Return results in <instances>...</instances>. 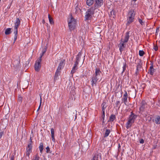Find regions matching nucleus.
<instances>
[{
    "mask_svg": "<svg viewBox=\"0 0 160 160\" xmlns=\"http://www.w3.org/2000/svg\"><path fill=\"white\" fill-rule=\"evenodd\" d=\"M46 152L47 153H48L50 151V148L48 146L46 148Z\"/></svg>",
    "mask_w": 160,
    "mask_h": 160,
    "instance_id": "obj_42",
    "label": "nucleus"
},
{
    "mask_svg": "<svg viewBox=\"0 0 160 160\" xmlns=\"http://www.w3.org/2000/svg\"><path fill=\"white\" fill-rule=\"evenodd\" d=\"M142 62L141 60H139V62L137 63V69L136 71V73L137 74L138 73L139 71L140 70L142 67Z\"/></svg>",
    "mask_w": 160,
    "mask_h": 160,
    "instance_id": "obj_9",
    "label": "nucleus"
},
{
    "mask_svg": "<svg viewBox=\"0 0 160 160\" xmlns=\"http://www.w3.org/2000/svg\"><path fill=\"white\" fill-rule=\"evenodd\" d=\"M138 21H139V23L141 25H143L145 24V22H143L141 19H140V18L138 19Z\"/></svg>",
    "mask_w": 160,
    "mask_h": 160,
    "instance_id": "obj_34",
    "label": "nucleus"
},
{
    "mask_svg": "<svg viewBox=\"0 0 160 160\" xmlns=\"http://www.w3.org/2000/svg\"><path fill=\"white\" fill-rule=\"evenodd\" d=\"M102 116L103 117H105V111H102Z\"/></svg>",
    "mask_w": 160,
    "mask_h": 160,
    "instance_id": "obj_45",
    "label": "nucleus"
},
{
    "mask_svg": "<svg viewBox=\"0 0 160 160\" xmlns=\"http://www.w3.org/2000/svg\"><path fill=\"white\" fill-rule=\"evenodd\" d=\"M154 72V69H149V72L150 74L152 75L153 74Z\"/></svg>",
    "mask_w": 160,
    "mask_h": 160,
    "instance_id": "obj_35",
    "label": "nucleus"
},
{
    "mask_svg": "<svg viewBox=\"0 0 160 160\" xmlns=\"http://www.w3.org/2000/svg\"><path fill=\"white\" fill-rule=\"evenodd\" d=\"M61 71L60 70H58L57 69L54 75V78L55 79H56L60 75Z\"/></svg>",
    "mask_w": 160,
    "mask_h": 160,
    "instance_id": "obj_23",
    "label": "nucleus"
},
{
    "mask_svg": "<svg viewBox=\"0 0 160 160\" xmlns=\"http://www.w3.org/2000/svg\"><path fill=\"white\" fill-rule=\"evenodd\" d=\"M41 61L40 60H37L34 65V68L35 71L37 72H38L40 70V69L41 67L40 63Z\"/></svg>",
    "mask_w": 160,
    "mask_h": 160,
    "instance_id": "obj_5",
    "label": "nucleus"
},
{
    "mask_svg": "<svg viewBox=\"0 0 160 160\" xmlns=\"http://www.w3.org/2000/svg\"><path fill=\"white\" fill-rule=\"evenodd\" d=\"M144 52L143 50H139V54L140 56H142L144 54Z\"/></svg>",
    "mask_w": 160,
    "mask_h": 160,
    "instance_id": "obj_31",
    "label": "nucleus"
},
{
    "mask_svg": "<svg viewBox=\"0 0 160 160\" xmlns=\"http://www.w3.org/2000/svg\"><path fill=\"white\" fill-rule=\"evenodd\" d=\"M31 152H26V155L28 157V159L30 158L29 155Z\"/></svg>",
    "mask_w": 160,
    "mask_h": 160,
    "instance_id": "obj_39",
    "label": "nucleus"
},
{
    "mask_svg": "<svg viewBox=\"0 0 160 160\" xmlns=\"http://www.w3.org/2000/svg\"><path fill=\"white\" fill-rule=\"evenodd\" d=\"M76 21L72 17V14L70 15V18L68 19V26L71 31L74 29L75 27Z\"/></svg>",
    "mask_w": 160,
    "mask_h": 160,
    "instance_id": "obj_3",
    "label": "nucleus"
},
{
    "mask_svg": "<svg viewBox=\"0 0 160 160\" xmlns=\"http://www.w3.org/2000/svg\"><path fill=\"white\" fill-rule=\"evenodd\" d=\"M102 73L100 71L99 68H96L95 69V74L93 75L96 77L99 78V77L100 76V74Z\"/></svg>",
    "mask_w": 160,
    "mask_h": 160,
    "instance_id": "obj_13",
    "label": "nucleus"
},
{
    "mask_svg": "<svg viewBox=\"0 0 160 160\" xmlns=\"http://www.w3.org/2000/svg\"><path fill=\"white\" fill-rule=\"evenodd\" d=\"M46 48H45L44 49H43L42 51V53L44 54L45 53V52H46Z\"/></svg>",
    "mask_w": 160,
    "mask_h": 160,
    "instance_id": "obj_46",
    "label": "nucleus"
},
{
    "mask_svg": "<svg viewBox=\"0 0 160 160\" xmlns=\"http://www.w3.org/2000/svg\"><path fill=\"white\" fill-rule=\"evenodd\" d=\"M128 94L127 92L125 91V93L123 96V98L122 99V101L124 102V104L127 105L128 104Z\"/></svg>",
    "mask_w": 160,
    "mask_h": 160,
    "instance_id": "obj_8",
    "label": "nucleus"
},
{
    "mask_svg": "<svg viewBox=\"0 0 160 160\" xmlns=\"http://www.w3.org/2000/svg\"><path fill=\"white\" fill-rule=\"evenodd\" d=\"M20 20L19 18H18L16 19V22L14 23V42L17 39L18 36V28L20 24Z\"/></svg>",
    "mask_w": 160,
    "mask_h": 160,
    "instance_id": "obj_4",
    "label": "nucleus"
},
{
    "mask_svg": "<svg viewBox=\"0 0 160 160\" xmlns=\"http://www.w3.org/2000/svg\"><path fill=\"white\" fill-rule=\"evenodd\" d=\"M95 3L93 6L96 9L101 7L103 3V0H95Z\"/></svg>",
    "mask_w": 160,
    "mask_h": 160,
    "instance_id": "obj_6",
    "label": "nucleus"
},
{
    "mask_svg": "<svg viewBox=\"0 0 160 160\" xmlns=\"http://www.w3.org/2000/svg\"><path fill=\"white\" fill-rule=\"evenodd\" d=\"M91 160H92V159H91Z\"/></svg>",
    "mask_w": 160,
    "mask_h": 160,
    "instance_id": "obj_52",
    "label": "nucleus"
},
{
    "mask_svg": "<svg viewBox=\"0 0 160 160\" xmlns=\"http://www.w3.org/2000/svg\"><path fill=\"white\" fill-rule=\"evenodd\" d=\"M106 103L105 102H103L102 103L101 105V106L102 107V111H105V109L106 108Z\"/></svg>",
    "mask_w": 160,
    "mask_h": 160,
    "instance_id": "obj_27",
    "label": "nucleus"
},
{
    "mask_svg": "<svg viewBox=\"0 0 160 160\" xmlns=\"http://www.w3.org/2000/svg\"><path fill=\"white\" fill-rule=\"evenodd\" d=\"M111 131L109 129H106L105 130V133L104 134V138L107 137L110 134Z\"/></svg>",
    "mask_w": 160,
    "mask_h": 160,
    "instance_id": "obj_22",
    "label": "nucleus"
},
{
    "mask_svg": "<svg viewBox=\"0 0 160 160\" xmlns=\"http://www.w3.org/2000/svg\"><path fill=\"white\" fill-rule=\"evenodd\" d=\"M39 157L37 154L35 155L34 158L32 159V160H39Z\"/></svg>",
    "mask_w": 160,
    "mask_h": 160,
    "instance_id": "obj_32",
    "label": "nucleus"
},
{
    "mask_svg": "<svg viewBox=\"0 0 160 160\" xmlns=\"http://www.w3.org/2000/svg\"><path fill=\"white\" fill-rule=\"evenodd\" d=\"M4 132L3 131H2L0 132V139L1 138Z\"/></svg>",
    "mask_w": 160,
    "mask_h": 160,
    "instance_id": "obj_41",
    "label": "nucleus"
},
{
    "mask_svg": "<svg viewBox=\"0 0 160 160\" xmlns=\"http://www.w3.org/2000/svg\"><path fill=\"white\" fill-rule=\"evenodd\" d=\"M65 61L64 59H61L57 68L58 70H60L61 71V69L63 68L65 64Z\"/></svg>",
    "mask_w": 160,
    "mask_h": 160,
    "instance_id": "obj_7",
    "label": "nucleus"
},
{
    "mask_svg": "<svg viewBox=\"0 0 160 160\" xmlns=\"http://www.w3.org/2000/svg\"><path fill=\"white\" fill-rule=\"evenodd\" d=\"M51 138L52 140L54 142H55V139L54 138V131L53 128L51 129Z\"/></svg>",
    "mask_w": 160,
    "mask_h": 160,
    "instance_id": "obj_18",
    "label": "nucleus"
},
{
    "mask_svg": "<svg viewBox=\"0 0 160 160\" xmlns=\"http://www.w3.org/2000/svg\"><path fill=\"white\" fill-rule=\"evenodd\" d=\"M0 1H1V0H0Z\"/></svg>",
    "mask_w": 160,
    "mask_h": 160,
    "instance_id": "obj_53",
    "label": "nucleus"
},
{
    "mask_svg": "<svg viewBox=\"0 0 160 160\" xmlns=\"http://www.w3.org/2000/svg\"><path fill=\"white\" fill-rule=\"evenodd\" d=\"M102 118L103 119V120H102V122L103 123L104 122V118H105V117H103V116H102Z\"/></svg>",
    "mask_w": 160,
    "mask_h": 160,
    "instance_id": "obj_48",
    "label": "nucleus"
},
{
    "mask_svg": "<svg viewBox=\"0 0 160 160\" xmlns=\"http://www.w3.org/2000/svg\"><path fill=\"white\" fill-rule=\"evenodd\" d=\"M10 160H14V158H13V156L11 158Z\"/></svg>",
    "mask_w": 160,
    "mask_h": 160,
    "instance_id": "obj_49",
    "label": "nucleus"
},
{
    "mask_svg": "<svg viewBox=\"0 0 160 160\" xmlns=\"http://www.w3.org/2000/svg\"><path fill=\"white\" fill-rule=\"evenodd\" d=\"M141 106L139 108V110L140 111H143L145 108L147 107V105L144 101H142L141 103Z\"/></svg>",
    "mask_w": 160,
    "mask_h": 160,
    "instance_id": "obj_11",
    "label": "nucleus"
},
{
    "mask_svg": "<svg viewBox=\"0 0 160 160\" xmlns=\"http://www.w3.org/2000/svg\"><path fill=\"white\" fill-rule=\"evenodd\" d=\"M96 9H97L96 8L93 6L90 8L88 9L86 12L92 16V15L94 14V12Z\"/></svg>",
    "mask_w": 160,
    "mask_h": 160,
    "instance_id": "obj_12",
    "label": "nucleus"
},
{
    "mask_svg": "<svg viewBox=\"0 0 160 160\" xmlns=\"http://www.w3.org/2000/svg\"><path fill=\"white\" fill-rule=\"evenodd\" d=\"M92 17V16L91 15L87 12H86V15L85 17V20H90Z\"/></svg>",
    "mask_w": 160,
    "mask_h": 160,
    "instance_id": "obj_19",
    "label": "nucleus"
},
{
    "mask_svg": "<svg viewBox=\"0 0 160 160\" xmlns=\"http://www.w3.org/2000/svg\"><path fill=\"white\" fill-rule=\"evenodd\" d=\"M78 65L77 64V62L76 63V64L75 63L74 64V66L71 71V73L72 74V76L73 74L75 73V72H76V70L78 69Z\"/></svg>",
    "mask_w": 160,
    "mask_h": 160,
    "instance_id": "obj_16",
    "label": "nucleus"
},
{
    "mask_svg": "<svg viewBox=\"0 0 160 160\" xmlns=\"http://www.w3.org/2000/svg\"><path fill=\"white\" fill-rule=\"evenodd\" d=\"M99 155L98 154L95 155L92 159V160H98V157Z\"/></svg>",
    "mask_w": 160,
    "mask_h": 160,
    "instance_id": "obj_30",
    "label": "nucleus"
},
{
    "mask_svg": "<svg viewBox=\"0 0 160 160\" xmlns=\"http://www.w3.org/2000/svg\"><path fill=\"white\" fill-rule=\"evenodd\" d=\"M32 144H29L28 145V147L26 148V152H32Z\"/></svg>",
    "mask_w": 160,
    "mask_h": 160,
    "instance_id": "obj_20",
    "label": "nucleus"
},
{
    "mask_svg": "<svg viewBox=\"0 0 160 160\" xmlns=\"http://www.w3.org/2000/svg\"><path fill=\"white\" fill-rule=\"evenodd\" d=\"M81 55H82V53L81 52H80L78 53V55L76 56V61H75V63L76 64V63L77 62V64L78 65V62L80 61V58L81 56Z\"/></svg>",
    "mask_w": 160,
    "mask_h": 160,
    "instance_id": "obj_17",
    "label": "nucleus"
},
{
    "mask_svg": "<svg viewBox=\"0 0 160 160\" xmlns=\"http://www.w3.org/2000/svg\"><path fill=\"white\" fill-rule=\"evenodd\" d=\"M150 64H151V66H150V67L149 69H154L153 68V63H151Z\"/></svg>",
    "mask_w": 160,
    "mask_h": 160,
    "instance_id": "obj_40",
    "label": "nucleus"
},
{
    "mask_svg": "<svg viewBox=\"0 0 160 160\" xmlns=\"http://www.w3.org/2000/svg\"><path fill=\"white\" fill-rule=\"evenodd\" d=\"M42 22L44 23L45 22V21L44 19H43L42 20Z\"/></svg>",
    "mask_w": 160,
    "mask_h": 160,
    "instance_id": "obj_50",
    "label": "nucleus"
},
{
    "mask_svg": "<svg viewBox=\"0 0 160 160\" xmlns=\"http://www.w3.org/2000/svg\"><path fill=\"white\" fill-rule=\"evenodd\" d=\"M154 49L155 51H157L158 50V47L157 46H154Z\"/></svg>",
    "mask_w": 160,
    "mask_h": 160,
    "instance_id": "obj_44",
    "label": "nucleus"
},
{
    "mask_svg": "<svg viewBox=\"0 0 160 160\" xmlns=\"http://www.w3.org/2000/svg\"><path fill=\"white\" fill-rule=\"evenodd\" d=\"M42 97H41V96H40V105H39V106L38 107V108L37 110V111H38L40 108V107H41V103H42Z\"/></svg>",
    "mask_w": 160,
    "mask_h": 160,
    "instance_id": "obj_36",
    "label": "nucleus"
},
{
    "mask_svg": "<svg viewBox=\"0 0 160 160\" xmlns=\"http://www.w3.org/2000/svg\"><path fill=\"white\" fill-rule=\"evenodd\" d=\"M18 100L19 102L20 103H21L22 102V97L20 96H18Z\"/></svg>",
    "mask_w": 160,
    "mask_h": 160,
    "instance_id": "obj_33",
    "label": "nucleus"
},
{
    "mask_svg": "<svg viewBox=\"0 0 160 160\" xmlns=\"http://www.w3.org/2000/svg\"><path fill=\"white\" fill-rule=\"evenodd\" d=\"M48 18L50 23L51 24H53L54 22L53 21V19L49 14L48 15Z\"/></svg>",
    "mask_w": 160,
    "mask_h": 160,
    "instance_id": "obj_28",
    "label": "nucleus"
},
{
    "mask_svg": "<svg viewBox=\"0 0 160 160\" xmlns=\"http://www.w3.org/2000/svg\"><path fill=\"white\" fill-rule=\"evenodd\" d=\"M95 0H87L86 3L88 6H91Z\"/></svg>",
    "mask_w": 160,
    "mask_h": 160,
    "instance_id": "obj_21",
    "label": "nucleus"
},
{
    "mask_svg": "<svg viewBox=\"0 0 160 160\" xmlns=\"http://www.w3.org/2000/svg\"><path fill=\"white\" fill-rule=\"evenodd\" d=\"M44 54L42 53L40 54V56L39 57V58H38L37 59V60H40V61H42V56Z\"/></svg>",
    "mask_w": 160,
    "mask_h": 160,
    "instance_id": "obj_38",
    "label": "nucleus"
},
{
    "mask_svg": "<svg viewBox=\"0 0 160 160\" xmlns=\"http://www.w3.org/2000/svg\"><path fill=\"white\" fill-rule=\"evenodd\" d=\"M126 46V43H123V42L121 41V42L119 44V50L121 53L125 47Z\"/></svg>",
    "mask_w": 160,
    "mask_h": 160,
    "instance_id": "obj_15",
    "label": "nucleus"
},
{
    "mask_svg": "<svg viewBox=\"0 0 160 160\" xmlns=\"http://www.w3.org/2000/svg\"><path fill=\"white\" fill-rule=\"evenodd\" d=\"M115 118V116L114 115L112 114L110 117L108 121L113 122Z\"/></svg>",
    "mask_w": 160,
    "mask_h": 160,
    "instance_id": "obj_24",
    "label": "nucleus"
},
{
    "mask_svg": "<svg viewBox=\"0 0 160 160\" xmlns=\"http://www.w3.org/2000/svg\"><path fill=\"white\" fill-rule=\"evenodd\" d=\"M11 29L10 28H7L5 31V34L6 35L9 34L11 33Z\"/></svg>",
    "mask_w": 160,
    "mask_h": 160,
    "instance_id": "obj_29",
    "label": "nucleus"
},
{
    "mask_svg": "<svg viewBox=\"0 0 160 160\" xmlns=\"http://www.w3.org/2000/svg\"><path fill=\"white\" fill-rule=\"evenodd\" d=\"M144 142V140L143 139H142L140 140V143L142 144H143Z\"/></svg>",
    "mask_w": 160,
    "mask_h": 160,
    "instance_id": "obj_43",
    "label": "nucleus"
},
{
    "mask_svg": "<svg viewBox=\"0 0 160 160\" xmlns=\"http://www.w3.org/2000/svg\"><path fill=\"white\" fill-rule=\"evenodd\" d=\"M135 14L134 10L131 9L128 12L127 15V22L126 23L127 26L129 25L130 23L133 22L134 20V17Z\"/></svg>",
    "mask_w": 160,
    "mask_h": 160,
    "instance_id": "obj_2",
    "label": "nucleus"
},
{
    "mask_svg": "<svg viewBox=\"0 0 160 160\" xmlns=\"http://www.w3.org/2000/svg\"><path fill=\"white\" fill-rule=\"evenodd\" d=\"M99 79V78H98L93 75L91 81V84L92 87L94 85H96V84L97 82V81Z\"/></svg>",
    "mask_w": 160,
    "mask_h": 160,
    "instance_id": "obj_10",
    "label": "nucleus"
},
{
    "mask_svg": "<svg viewBox=\"0 0 160 160\" xmlns=\"http://www.w3.org/2000/svg\"><path fill=\"white\" fill-rule=\"evenodd\" d=\"M137 117V115H135L132 112H131L128 121L126 124V128L127 129L131 127L132 124L134 122Z\"/></svg>",
    "mask_w": 160,
    "mask_h": 160,
    "instance_id": "obj_1",
    "label": "nucleus"
},
{
    "mask_svg": "<svg viewBox=\"0 0 160 160\" xmlns=\"http://www.w3.org/2000/svg\"><path fill=\"white\" fill-rule=\"evenodd\" d=\"M76 118V117H75V118Z\"/></svg>",
    "mask_w": 160,
    "mask_h": 160,
    "instance_id": "obj_51",
    "label": "nucleus"
},
{
    "mask_svg": "<svg viewBox=\"0 0 160 160\" xmlns=\"http://www.w3.org/2000/svg\"><path fill=\"white\" fill-rule=\"evenodd\" d=\"M155 120L156 124H159L160 123V117L159 116H158L155 119Z\"/></svg>",
    "mask_w": 160,
    "mask_h": 160,
    "instance_id": "obj_26",
    "label": "nucleus"
},
{
    "mask_svg": "<svg viewBox=\"0 0 160 160\" xmlns=\"http://www.w3.org/2000/svg\"><path fill=\"white\" fill-rule=\"evenodd\" d=\"M120 101H116V105L117 106H118V105L120 103Z\"/></svg>",
    "mask_w": 160,
    "mask_h": 160,
    "instance_id": "obj_47",
    "label": "nucleus"
},
{
    "mask_svg": "<svg viewBox=\"0 0 160 160\" xmlns=\"http://www.w3.org/2000/svg\"><path fill=\"white\" fill-rule=\"evenodd\" d=\"M39 149L40 150V152H41V154H42V151L43 149V144L42 143V142L40 143V145H39Z\"/></svg>",
    "mask_w": 160,
    "mask_h": 160,
    "instance_id": "obj_25",
    "label": "nucleus"
},
{
    "mask_svg": "<svg viewBox=\"0 0 160 160\" xmlns=\"http://www.w3.org/2000/svg\"><path fill=\"white\" fill-rule=\"evenodd\" d=\"M126 63H124L123 64V71H122V73H123L126 70Z\"/></svg>",
    "mask_w": 160,
    "mask_h": 160,
    "instance_id": "obj_37",
    "label": "nucleus"
},
{
    "mask_svg": "<svg viewBox=\"0 0 160 160\" xmlns=\"http://www.w3.org/2000/svg\"><path fill=\"white\" fill-rule=\"evenodd\" d=\"M129 37V33L128 32H127L126 34L125 39L124 40H123V39H122L121 41L122 42H123V43H126L128 40Z\"/></svg>",
    "mask_w": 160,
    "mask_h": 160,
    "instance_id": "obj_14",
    "label": "nucleus"
}]
</instances>
